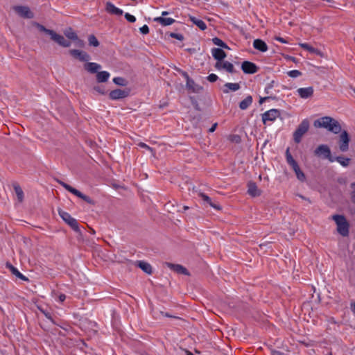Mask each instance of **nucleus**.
Returning a JSON list of instances; mask_svg holds the SVG:
<instances>
[{
  "instance_id": "nucleus-1",
  "label": "nucleus",
  "mask_w": 355,
  "mask_h": 355,
  "mask_svg": "<svg viewBox=\"0 0 355 355\" xmlns=\"http://www.w3.org/2000/svg\"><path fill=\"white\" fill-rule=\"evenodd\" d=\"M314 125L315 127L325 128L334 134H338L342 130L340 123L331 116H322L317 119L314 121Z\"/></svg>"
},
{
  "instance_id": "nucleus-2",
  "label": "nucleus",
  "mask_w": 355,
  "mask_h": 355,
  "mask_svg": "<svg viewBox=\"0 0 355 355\" xmlns=\"http://www.w3.org/2000/svg\"><path fill=\"white\" fill-rule=\"evenodd\" d=\"M332 219L337 225L338 232L343 236L349 235V224L343 215L336 214L332 216Z\"/></svg>"
},
{
  "instance_id": "nucleus-3",
  "label": "nucleus",
  "mask_w": 355,
  "mask_h": 355,
  "mask_svg": "<svg viewBox=\"0 0 355 355\" xmlns=\"http://www.w3.org/2000/svg\"><path fill=\"white\" fill-rule=\"evenodd\" d=\"M58 182L61 186H62L67 191H68L69 192L73 193L76 196L81 198L82 200H83L86 202H87V203H89L90 205H94V201L90 197L83 194L80 191H78L76 189L72 187L69 184H67V183H65V182H62L61 180H58Z\"/></svg>"
},
{
  "instance_id": "nucleus-4",
  "label": "nucleus",
  "mask_w": 355,
  "mask_h": 355,
  "mask_svg": "<svg viewBox=\"0 0 355 355\" xmlns=\"http://www.w3.org/2000/svg\"><path fill=\"white\" fill-rule=\"evenodd\" d=\"M309 122L307 119H304L298 125L293 133V140L298 144L301 141L303 135L309 130Z\"/></svg>"
},
{
  "instance_id": "nucleus-5",
  "label": "nucleus",
  "mask_w": 355,
  "mask_h": 355,
  "mask_svg": "<svg viewBox=\"0 0 355 355\" xmlns=\"http://www.w3.org/2000/svg\"><path fill=\"white\" fill-rule=\"evenodd\" d=\"M59 216L62 219L69 225L76 232H80V228L77 220L73 218L68 212L63 210L58 211Z\"/></svg>"
},
{
  "instance_id": "nucleus-6",
  "label": "nucleus",
  "mask_w": 355,
  "mask_h": 355,
  "mask_svg": "<svg viewBox=\"0 0 355 355\" xmlns=\"http://www.w3.org/2000/svg\"><path fill=\"white\" fill-rule=\"evenodd\" d=\"M315 156L327 159L329 162H333L334 158L331 156V150L329 147L325 144L319 145L314 150Z\"/></svg>"
},
{
  "instance_id": "nucleus-7",
  "label": "nucleus",
  "mask_w": 355,
  "mask_h": 355,
  "mask_svg": "<svg viewBox=\"0 0 355 355\" xmlns=\"http://www.w3.org/2000/svg\"><path fill=\"white\" fill-rule=\"evenodd\" d=\"M340 132L338 140L339 148L342 152H346L349 149L350 137L346 130H341Z\"/></svg>"
},
{
  "instance_id": "nucleus-8",
  "label": "nucleus",
  "mask_w": 355,
  "mask_h": 355,
  "mask_svg": "<svg viewBox=\"0 0 355 355\" xmlns=\"http://www.w3.org/2000/svg\"><path fill=\"white\" fill-rule=\"evenodd\" d=\"M281 115L280 111L277 109H271L266 111L261 115L262 121L264 124H266L267 121H275V119L279 117Z\"/></svg>"
},
{
  "instance_id": "nucleus-9",
  "label": "nucleus",
  "mask_w": 355,
  "mask_h": 355,
  "mask_svg": "<svg viewBox=\"0 0 355 355\" xmlns=\"http://www.w3.org/2000/svg\"><path fill=\"white\" fill-rule=\"evenodd\" d=\"M69 53L75 59H77L81 62H87L90 60V55L87 52L83 51L78 49H71L69 50Z\"/></svg>"
},
{
  "instance_id": "nucleus-10",
  "label": "nucleus",
  "mask_w": 355,
  "mask_h": 355,
  "mask_svg": "<svg viewBox=\"0 0 355 355\" xmlns=\"http://www.w3.org/2000/svg\"><path fill=\"white\" fill-rule=\"evenodd\" d=\"M129 94V89H116L110 92L109 97L112 100H119L127 97Z\"/></svg>"
},
{
  "instance_id": "nucleus-11",
  "label": "nucleus",
  "mask_w": 355,
  "mask_h": 355,
  "mask_svg": "<svg viewBox=\"0 0 355 355\" xmlns=\"http://www.w3.org/2000/svg\"><path fill=\"white\" fill-rule=\"evenodd\" d=\"M15 11L21 17L26 19H32L34 17L33 13L27 6H17L14 7Z\"/></svg>"
},
{
  "instance_id": "nucleus-12",
  "label": "nucleus",
  "mask_w": 355,
  "mask_h": 355,
  "mask_svg": "<svg viewBox=\"0 0 355 355\" xmlns=\"http://www.w3.org/2000/svg\"><path fill=\"white\" fill-rule=\"evenodd\" d=\"M241 69L244 73L254 74L259 71V67L252 62L244 61L241 64Z\"/></svg>"
},
{
  "instance_id": "nucleus-13",
  "label": "nucleus",
  "mask_w": 355,
  "mask_h": 355,
  "mask_svg": "<svg viewBox=\"0 0 355 355\" xmlns=\"http://www.w3.org/2000/svg\"><path fill=\"white\" fill-rule=\"evenodd\" d=\"M51 38L62 46L69 47L71 45V42L69 40H66L62 35L57 34L54 31L51 35Z\"/></svg>"
},
{
  "instance_id": "nucleus-14",
  "label": "nucleus",
  "mask_w": 355,
  "mask_h": 355,
  "mask_svg": "<svg viewBox=\"0 0 355 355\" xmlns=\"http://www.w3.org/2000/svg\"><path fill=\"white\" fill-rule=\"evenodd\" d=\"M298 95L302 98H309L313 96L314 89L313 87H301L297 90Z\"/></svg>"
},
{
  "instance_id": "nucleus-15",
  "label": "nucleus",
  "mask_w": 355,
  "mask_h": 355,
  "mask_svg": "<svg viewBox=\"0 0 355 355\" xmlns=\"http://www.w3.org/2000/svg\"><path fill=\"white\" fill-rule=\"evenodd\" d=\"M248 193L252 197H257L261 196V191L258 189L254 182L250 181L248 183Z\"/></svg>"
},
{
  "instance_id": "nucleus-16",
  "label": "nucleus",
  "mask_w": 355,
  "mask_h": 355,
  "mask_svg": "<svg viewBox=\"0 0 355 355\" xmlns=\"http://www.w3.org/2000/svg\"><path fill=\"white\" fill-rule=\"evenodd\" d=\"M167 266L172 270L176 272L178 274H182L185 275H189L190 273L188 270L180 264H175L171 263H166Z\"/></svg>"
},
{
  "instance_id": "nucleus-17",
  "label": "nucleus",
  "mask_w": 355,
  "mask_h": 355,
  "mask_svg": "<svg viewBox=\"0 0 355 355\" xmlns=\"http://www.w3.org/2000/svg\"><path fill=\"white\" fill-rule=\"evenodd\" d=\"M186 88L191 92L199 93L202 90V87L196 84L193 79H190L186 83Z\"/></svg>"
},
{
  "instance_id": "nucleus-18",
  "label": "nucleus",
  "mask_w": 355,
  "mask_h": 355,
  "mask_svg": "<svg viewBox=\"0 0 355 355\" xmlns=\"http://www.w3.org/2000/svg\"><path fill=\"white\" fill-rule=\"evenodd\" d=\"M105 10L110 14L115 15L117 16L122 15L123 13V11L121 9L116 8L111 2L106 3Z\"/></svg>"
},
{
  "instance_id": "nucleus-19",
  "label": "nucleus",
  "mask_w": 355,
  "mask_h": 355,
  "mask_svg": "<svg viewBox=\"0 0 355 355\" xmlns=\"http://www.w3.org/2000/svg\"><path fill=\"white\" fill-rule=\"evenodd\" d=\"M84 68L91 73H96L101 69V66L96 62H89L87 61V62L84 64Z\"/></svg>"
},
{
  "instance_id": "nucleus-20",
  "label": "nucleus",
  "mask_w": 355,
  "mask_h": 355,
  "mask_svg": "<svg viewBox=\"0 0 355 355\" xmlns=\"http://www.w3.org/2000/svg\"><path fill=\"white\" fill-rule=\"evenodd\" d=\"M211 53L214 58L218 61H222L227 56L226 53L220 48L212 49Z\"/></svg>"
},
{
  "instance_id": "nucleus-21",
  "label": "nucleus",
  "mask_w": 355,
  "mask_h": 355,
  "mask_svg": "<svg viewBox=\"0 0 355 355\" xmlns=\"http://www.w3.org/2000/svg\"><path fill=\"white\" fill-rule=\"evenodd\" d=\"M253 46L255 49L261 52H266L268 51V46L266 43L261 39H256L253 42Z\"/></svg>"
},
{
  "instance_id": "nucleus-22",
  "label": "nucleus",
  "mask_w": 355,
  "mask_h": 355,
  "mask_svg": "<svg viewBox=\"0 0 355 355\" xmlns=\"http://www.w3.org/2000/svg\"><path fill=\"white\" fill-rule=\"evenodd\" d=\"M6 268H8L12 275H15L20 279L23 281H28V279L21 274L15 267H14L11 263H7Z\"/></svg>"
},
{
  "instance_id": "nucleus-23",
  "label": "nucleus",
  "mask_w": 355,
  "mask_h": 355,
  "mask_svg": "<svg viewBox=\"0 0 355 355\" xmlns=\"http://www.w3.org/2000/svg\"><path fill=\"white\" fill-rule=\"evenodd\" d=\"M137 266L148 275H150L153 272L151 266L147 262L138 261L137 262Z\"/></svg>"
},
{
  "instance_id": "nucleus-24",
  "label": "nucleus",
  "mask_w": 355,
  "mask_h": 355,
  "mask_svg": "<svg viewBox=\"0 0 355 355\" xmlns=\"http://www.w3.org/2000/svg\"><path fill=\"white\" fill-rule=\"evenodd\" d=\"M155 21L160 24L163 26H166L173 24L175 22V19L172 18H166L164 17H158L155 18Z\"/></svg>"
},
{
  "instance_id": "nucleus-25",
  "label": "nucleus",
  "mask_w": 355,
  "mask_h": 355,
  "mask_svg": "<svg viewBox=\"0 0 355 355\" xmlns=\"http://www.w3.org/2000/svg\"><path fill=\"white\" fill-rule=\"evenodd\" d=\"M225 89H223L224 93H229L230 91H237L240 89V85L239 83H227L224 85Z\"/></svg>"
},
{
  "instance_id": "nucleus-26",
  "label": "nucleus",
  "mask_w": 355,
  "mask_h": 355,
  "mask_svg": "<svg viewBox=\"0 0 355 355\" xmlns=\"http://www.w3.org/2000/svg\"><path fill=\"white\" fill-rule=\"evenodd\" d=\"M252 101L253 99L252 96L248 95L243 101L240 102L239 108L242 110H246L247 108H248L250 105H251V104L252 103Z\"/></svg>"
},
{
  "instance_id": "nucleus-27",
  "label": "nucleus",
  "mask_w": 355,
  "mask_h": 355,
  "mask_svg": "<svg viewBox=\"0 0 355 355\" xmlns=\"http://www.w3.org/2000/svg\"><path fill=\"white\" fill-rule=\"evenodd\" d=\"M110 77V73L106 71L97 72L96 80L98 83H105Z\"/></svg>"
},
{
  "instance_id": "nucleus-28",
  "label": "nucleus",
  "mask_w": 355,
  "mask_h": 355,
  "mask_svg": "<svg viewBox=\"0 0 355 355\" xmlns=\"http://www.w3.org/2000/svg\"><path fill=\"white\" fill-rule=\"evenodd\" d=\"M189 19L191 21H192L195 25H196L201 31H205L207 28V25L202 20L199 19L193 16H191Z\"/></svg>"
},
{
  "instance_id": "nucleus-29",
  "label": "nucleus",
  "mask_w": 355,
  "mask_h": 355,
  "mask_svg": "<svg viewBox=\"0 0 355 355\" xmlns=\"http://www.w3.org/2000/svg\"><path fill=\"white\" fill-rule=\"evenodd\" d=\"M13 188L17 197V200L19 202L24 200V191L21 187L18 184H13Z\"/></svg>"
},
{
  "instance_id": "nucleus-30",
  "label": "nucleus",
  "mask_w": 355,
  "mask_h": 355,
  "mask_svg": "<svg viewBox=\"0 0 355 355\" xmlns=\"http://www.w3.org/2000/svg\"><path fill=\"white\" fill-rule=\"evenodd\" d=\"M223 69H225L227 72L231 73H234L236 72V71L234 69V65L228 61L223 62Z\"/></svg>"
},
{
  "instance_id": "nucleus-31",
  "label": "nucleus",
  "mask_w": 355,
  "mask_h": 355,
  "mask_svg": "<svg viewBox=\"0 0 355 355\" xmlns=\"http://www.w3.org/2000/svg\"><path fill=\"white\" fill-rule=\"evenodd\" d=\"M212 42L215 45L218 46L221 48L226 49H230L226 43H225L222 40H220V38H218L217 37H214L212 39Z\"/></svg>"
},
{
  "instance_id": "nucleus-32",
  "label": "nucleus",
  "mask_w": 355,
  "mask_h": 355,
  "mask_svg": "<svg viewBox=\"0 0 355 355\" xmlns=\"http://www.w3.org/2000/svg\"><path fill=\"white\" fill-rule=\"evenodd\" d=\"M34 26L35 27L37 28V29L41 31V32H44L46 34H48L50 36L51 35V34L53 33V30H50V29H48L46 28L45 26H44L43 25L39 24V23H37V22H35L34 23Z\"/></svg>"
},
{
  "instance_id": "nucleus-33",
  "label": "nucleus",
  "mask_w": 355,
  "mask_h": 355,
  "mask_svg": "<svg viewBox=\"0 0 355 355\" xmlns=\"http://www.w3.org/2000/svg\"><path fill=\"white\" fill-rule=\"evenodd\" d=\"M64 35L65 36L70 39V40H78V37L76 35V33L73 31V30L69 28L68 30H67L65 32H64Z\"/></svg>"
},
{
  "instance_id": "nucleus-34",
  "label": "nucleus",
  "mask_w": 355,
  "mask_h": 355,
  "mask_svg": "<svg viewBox=\"0 0 355 355\" xmlns=\"http://www.w3.org/2000/svg\"><path fill=\"white\" fill-rule=\"evenodd\" d=\"M113 82L119 86H126L128 81L122 77H115L113 78Z\"/></svg>"
},
{
  "instance_id": "nucleus-35",
  "label": "nucleus",
  "mask_w": 355,
  "mask_h": 355,
  "mask_svg": "<svg viewBox=\"0 0 355 355\" xmlns=\"http://www.w3.org/2000/svg\"><path fill=\"white\" fill-rule=\"evenodd\" d=\"M88 42L90 46L97 47L99 46V42L98 41L97 38L94 35H90L88 37Z\"/></svg>"
},
{
  "instance_id": "nucleus-36",
  "label": "nucleus",
  "mask_w": 355,
  "mask_h": 355,
  "mask_svg": "<svg viewBox=\"0 0 355 355\" xmlns=\"http://www.w3.org/2000/svg\"><path fill=\"white\" fill-rule=\"evenodd\" d=\"M336 160L342 166H347L349 165L350 159L349 158H345L342 156H338L336 158Z\"/></svg>"
},
{
  "instance_id": "nucleus-37",
  "label": "nucleus",
  "mask_w": 355,
  "mask_h": 355,
  "mask_svg": "<svg viewBox=\"0 0 355 355\" xmlns=\"http://www.w3.org/2000/svg\"><path fill=\"white\" fill-rule=\"evenodd\" d=\"M297 178L301 181L304 182L306 180V176L305 174L303 173V171H301L300 168L297 169L295 171H294Z\"/></svg>"
},
{
  "instance_id": "nucleus-38",
  "label": "nucleus",
  "mask_w": 355,
  "mask_h": 355,
  "mask_svg": "<svg viewBox=\"0 0 355 355\" xmlns=\"http://www.w3.org/2000/svg\"><path fill=\"white\" fill-rule=\"evenodd\" d=\"M286 159L287 163L290 166L292 165L293 164H294L295 162H296V161L293 159V156L290 153L289 148H288L286 151Z\"/></svg>"
},
{
  "instance_id": "nucleus-39",
  "label": "nucleus",
  "mask_w": 355,
  "mask_h": 355,
  "mask_svg": "<svg viewBox=\"0 0 355 355\" xmlns=\"http://www.w3.org/2000/svg\"><path fill=\"white\" fill-rule=\"evenodd\" d=\"M300 46L302 49H305V50H306V51H309V52H311V53H315V52L317 51V50H316L314 47H313V46H310V45H309V44H307V43H302V44H300Z\"/></svg>"
},
{
  "instance_id": "nucleus-40",
  "label": "nucleus",
  "mask_w": 355,
  "mask_h": 355,
  "mask_svg": "<svg viewBox=\"0 0 355 355\" xmlns=\"http://www.w3.org/2000/svg\"><path fill=\"white\" fill-rule=\"evenodd\" d=\"M175 71L179 73L180 74H181L186 80V82L189 80L191 79V78L189 77V74L187 72H186L185 71H183L181 69L178 68V67H175Z\"/></svg>"
},
{
  "instance_id": "nucleus-41",
  "label": "nucleus",
  "mask_w": 355,
  "mask_h": 355,
  "mask_svg": "<svg viewBox=\"0 0 355 355\" xmlns=\"http://www.w3.org/2000/svg\"><path fill=\"white\" fill-rule=\"evenodd\" d=\"M138 146H139V147H141V148H146V150H149V151L152 153V155H153V156H155V150H154L153 148H151V147H150L149 146H148L147 144H146L145 143H144V142H139V143L138 144Z\"/></svg>"
},
{
  "instance_id": "nucleus-42",
  "label": "nucleus",
  "mask_w": 355,
  "mask_h": 355,
  "mask_svg": "<svg viewBox=\"0 0 355 355\" xmlns=\"http://www.w3.org/2000/svg\"><path fill=\"white\" fill-rule=\"evenodd\" d=\"M93 89L95 92H98V94H101L103 95L106 94V90H105V87L103 86H101V85L94 86L93 87Z\"/></svg>"
},
{
  "instance_id": "nucleus-43",
  "label": "nucleus",
  "mask_w": 355,
  "mask_h": 355,
  "mask_svg": "<svg viewBox=\"0 0 355 355\" xmlns=\"http://www.w3.org/2000/svg\"><path fill=\"white\" fill-rule=\"evenodd\" d=\"M275 81L272 80L270 83H268L265 88V93L266 94H271V90L274 87Z\"/></svg>"
},
{
  "instance_id": "nucleus-44",
  "label": "nucleus",
  "mask_w": 355,
  "mask_h": 355,
  "mask_svg": "<svg viewBox=\"0 0 355 355\" xmlns=\"http://www.w3.org/2000/svg\"><path fill=\"white\" fill-rule=\"evenodd\" d=\"M288 75L291 78H297L302 75V73L298 70H291L288 72Z\"/></svg>"
},
{
  "instance_id": "nucleus-45",
  "label": "nucleus",
  "mask_w": 355,
  "mask_h": 355,
  "mask_svg": "<svg viewBox=\"0 0 355 355\" xmlns=\"http://www.w3.org/2000/svg\"><path fill=\"white\" fill-rule=\"evenodd\" d=\"M350 187L352 189V191L350 193L352 202L355 204V182H352L350 184Z\"/></svg>"
},
{
  "instance_id": "nucleus-46",
  "label": "nucleus",
  "mask_w": 355,
  "mask_h": 355,
  "mask_svg": "<svg viewBox=\"0 0 355 355\" xmlns=\"http://www.w3.org/2000/svg\"><path fill=\"white\" fill-rule=\"evenodd\" d=\"M169 36L172 38H175L180 41H182L184 40L183 35L180 34V33H170Z\"/></svg>"
},
{
  "instance_id": "nucleus-47",
  "label": "nucleus",
  "mask_w": 355,
  "mask_h": 355,
  "mask_svg": "<svg viewBox=\"0 0 355 355\" xmlns=\"http://www.w3.org/2000/svg\"><path fill=\"white\" fill-rule=\"evenodd\" d=\"M124 17L126 19V20L130 23H134L136 21V18L135 16L130 15V13H128L126 12L125 15H124Z\"/></svg>"
},
{
  "instance_id": "nucleus-48",
  "label": "nucleus",
  "mask_w": 355,
  "mask_h": 355,
  "mask_svg": "<svg viewBox=\"0 0 355 355\" xmlns=\"http://www.w3.org/2000/svg\"><path fill=\"white\" fill-rule=\"evenodd\" d=\"M199 196L201 197L204 202H207L209 205L212 202L211 199L208 196L203 193H200Z\"/></svg>"
},
{
  "instance_id": "nucleus-49",
  "label": "nucleus",
  "mask_w": 355,
  "mask_h": 355,
  "mask_svg": "<svg viewBox=\"0 0 355 355\" xmlns=\"http://www.w3.org/2000/svg\"><path fill=\"white\" fill-rule=\"evenodd\" d=\"M218 77L214 73L209 74L207 78V79L211 83L216 82L218 80Z\"/></svg>"
},
{
  "instance_id": "nucleus-50",
  "label": "nucleus",
  "mask_w": 355,
  "mask_h": 355,
  "mask_svg": "<svg viewBox=\"0 0 355 355\" xmlns=\"http://www.w3.org/2000/svg\"><path fill=\"white\" fill-rule=\"evenodd\" d=\"M139 31H140L141 33H142L143 35H146V34L149 33V28L147 25H144L143 26H141L139 28Z\"/></svg>"
},
{
  "instance_id": "nucleus-51",
  "label": "nucleus",
  "mask_w": 355,
  "mask_h": 355,
  "mask_svg": "<svg viewBox=\"0 0 355 355\" xmlns=\"http://www.w3.org/2000/svg\"><path fill=\"white\" fill-rule=\"evenodd\" d=\"M241 137L239 135H234L231 137V141L235 143H240L241 142Z\"/></svg>"
},
{
  "instance_id": "nucleus-52",
  "label": "nucleus",
  "mask_w": 355,
  "mask_h": 355,
  "mask_svg": "<svg viewBox=\"0 0 355 355\" xmlns=\"http://www.w3.org/2000/svg\"><path fill=\"white\" fill-rule=\"evenodd\" d=\"M270 98L274 99V98H275V97H272L271 96H265V97H261L259 101V104H262L266 101H267L268 99H270Z\"/></svg>"
},
{
  "instance_id": "nucleus-53",
  "label": "nucleus",
  "mask_w": 355,
  "mask_h": 355,
  "mask_svg": "<svg viewBox=\"0 0 355 355\" xmlns=\"http://www.w3.org/2000/svg\"><path fill=\"white\" fill-rule=\"evenodd\" d=\"M209 205L213 207L214 209H215L216 210H220L221 209V207L219 204L218 203H214L213 202H211Z\"/></svg>"
},
{
  "instance_id": "nucleus-54",
  "label": "nucleus",
  "mask_w": 355,
  "mask_h": 355,
  "mask_svg": "<svg viewBox=\"0 0 355 355\" xmlns=\"http://www.w3.org/2000/svg\"><path fill=\"white\" fill-rule=\"evenodd\" d=\"M223 60L222 61L217 60V62L215 64V67L219 70L223 69Z\"/></svg>"
},
{
  "instance_id": "nucleus-55",
  "label": "nucleus",
  "mask_w": 355,
  "mask_h": 355,
  "mask_svg": "<svg viewBox=\"0 0 355 355\" xmlns=\"http://www.w3.org/2000/svg\"><path fill=\"white\" fill-rule=\"evenodd\" d=\"M275 40H277V41H279V42H280L282 43H285V44L288 43V42L284 38L281 37L276 36L275 37Z\"/></svg>"
},
{
  "instance_id": "nucleus-56",
  "label": "nucleus",
  "mask_w": 355,
  "mask_h": 355,
  "mask_svg": "<svg viewBox=\"0 0 355 355\" xmlns=\"http://www.w3.org/2000/svg\"><path fill=\"white\" fill-rule=\"evenodd\" d=\"M217 123L212 125V126L209 129V132H214L217 127Z\"/></svg>"
},
{
  "instance_id": "nucleus-57",
  "label": "nucleus",
  "mask_w": 355,
  "mask_h": 355,
  "mask_svg": "<svg viewBox=\"0 0 355 355\" xmlns=\"http://www.w3.org/2000/svg\"><path fill=\"white\" fill-rule=\"evenodd\" d=\"M291 166L292 167V168L294 171H295L297 169H298L300 168L297 162H295L294 164H293L292 165H291Z\"/></svg>"
},
{
  "instance_id": "nucleus-58",
  "label": "nucleus",
  "mask_w": 355,
  "mask_h": 355,
  "mask_svg": "<svg viewBox=\"0 0 355 355\" xmlns=\"http://www.w3.org/2000/svg\"><path fill=\"white\" fill-rule=\"evenodd\" d=\"M58 299H59V301L62 302L65 300L66 299V295L64 294H60L59 296H58Z\"/></svg>"
},
{
  "instance_id": "nucleus-59",
  "label": "nucleus",
  "mask_w": 355,
  "mask_h": 355,
  "mask_svg": "<svg viewBox=\"0 0 355 355\" xmlns=\"http://www.w3.org/2000/svg\"><path fill=\"white\" fill-rule=\"evenodd\" d=\"M272 355H284V353L277 350H272L271 352Z\"/></svg>"
},
{
  "instance_id": "nucleus-60",
  "label": "nucleus",
  "mask_w": 355,
  "mask_h": 355,
  "mask_svg": "<svg viewBox=\"0 0 355 355\" xmlns=\"http://www.w3.org/2000/svg\"><path fill=\"white\" fill-rule=\"evenodd\" d=\"M190 99L193 105H195L197 103L194 97H190Z\"/></svg>"
},
{
  "instance_id": "nucleus-61",
  "label": "nucleus",
  "mask_w": 355,
  "mask_h": 355,
  "mask_svg": "<svg viewBox=\"0 0 355 355\" xmlns=\"http://www.w3.org/2000/svg\"><path fill=\"white\" fill-rule=\"evenodd\" d=\"M352 306V310L353 313L355 314V302L351 304Z\"/></svg>"
},
{
  "instance_id": "nucleus-62",
  "label": "nucleus",
  "mask_w": 355,
  "mask_h": 355,
  "mask_svg": "<svg viewBox=\"0 0 355 355\" xmlns=\"http://www.w3.org/2000/svg\"><path fill=\"white\" fill-rule=\"evenodd\" d=\"M299 196H300L301 198H302L303 200H306L309 201V202H311L310 200H309V199H308V198H306V197H304V196H302V195H299Z\"/></svg>"
},
{
  "instance_id": "nucleus-63",
  "label": "nucleus",
  "mask_w": 355,
  "mask_h": 355,
  "mask_svg": "<svg viewBox=\"0 0 355 355\" xmlns=\"http://www.w3.org/2000/svg\"><path fill=\"white\" fill-rule=\"evenodd\" d=\"M44 314H45V315H46V318H49V319H51V315H50V313H44Z\"/></svg>"
},
{
  "instance_id": "nucleus-64",
  "label": "nucleus",
  "mask_w": 355,
  "mask_h": 355,
  "mask_svg": "<svg viewBox=\"0 0 355 355\" xmlns=\"http://www.w3.org/2000/svg\"><path fill=\"white\" fill-rule=\"evenodd\" d=\"M187 355H193L190 351L187 350L186 351Z\"/></svg>"
}]
</instances>
